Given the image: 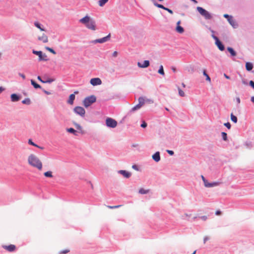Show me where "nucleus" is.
Here are the masks:
<instances>
[{"instance_id": "f257e3e1", "label": "nucleus", "mask_w": 254, "mask_h": 254, "mask_svg": "<svg viewBox=\"0 0 254 254\" xmlns=\"http://www.w3.org/2000/svg\"><path fill=\"white\" fill-rule=\"evenodd\" d=\"M28 163L31 166L41 171L43 168V164L39 157L34 154H31L28 157Z\"/></svg>"}, {"instance_id": "f03ea898", "label": "nucleus", "mask_w": 254, "mask_h": 254, "mask_svg": "<svg viewBox=\"0 0 254 254\" xmlns=\"http://www.w3.org/2000/svg\"><path fill=\"white\" fill-rule=\"evenodd\" d=\"M79 22L83 24L85 26L91 30H96V24L95 21L88 15H86L79 20Z\"/></svg>"}, {"instance_id": "7ed1b4c3", "label": "nucleus", "mask_w": 254, "mask_h": 254, "mask_svg": "<svg viewBox=\"0 0 254 254\" xmlns=\"http://www.w3.org/2000/svg\"><path fill=\"white\" fill-rule=\"evenodd\" d=\"M96 98L94 95H91L86 97L83 101V104L85 107H88L90 106L92 104L96 102Z\"/></svg>"}, {"instance_id": "20e7f679", "label": "nucleus", "mask_w": 254, "mask_h": 254, "mask_svg": "<svg viewBox=\"0 0 254 254\" xmlns=\"http://www.w3.org/2000/svg\"><path fill=\"white\" fill-rule=\"evenodd\" d=\"M196 9L198 12L206 19H211L212 18L211 14L202 7L198 6Z\"/></svg>"}, {"instance_id": "39448f33", "label": "nucleus", "mask_w": 254, "mask_h": 254, "mask_svg": "<svg viewBox=\"0 0 254 254\" xmlns=\"http://www.w3.org/2000/svg\"><path fill=\"white\" fill-rule=\"evenodd\" d=\"M106 124L108 127L114 128L117 127V122L112 118H108L106 120Z\"/></svg>"}, {"instance_id": "423d86ee", "label": "nucleus", "mask_w": 254, "mask_h": 254, "mask_svg": "<svg viewBox=\"0 0 254 254\" xmlns=\"http://www.w3.org/2000/svg\"><path fill=\"white\" fill-rule=\"evenodd\" d=\"M144 104V99L143 97H140L138 98V104L133 107L131 111L134 112L136 110L139 109Z\"/></svg>"}, {"instance_id": "0eeeda50", "label": "nucleus", "mask_w": 254, "mask_h": 254, "mask_svg": "<svg viewBox=\"0 0 254 254\" xmlns=\"http://www.w3.org/2000/svg\"><path fill=\"white\" fill-rule=\"evenodd\" d=\"M73 110L76 114L80 115L81 117H84L85 114V111L83 107L77 106L74 108Z\"/></svg>"}, {"instance_id": "6e6552de", "label": "nucleus", "mask_w": 254, "mask_h": 254, "mask_svg": "<svg viewBox=\"0 0 254 254\" xmlns=\"http://www.w3.org/2000/svg\"><path fill=\"white\" fill-rule=\"evenodd\" d=\"M33 53L38 56L39 60L40 61H47V55L46 54L43 55L41 51H33Z\"/></svg>"}, {"instance_id": "1a4fd4ad", "label": "nucleus", "mask_w": 254, "mask_h": 254, "mask_svg": "<svg viewBox=\"0 0 254 254\" xmlns=\"http://www.w3.org/2000/svg\"><path fill=\"white\" fill-rule=\"evenodd\" d=\"M212 38L215 40V44L220 51H223L224 50V47L219 41V39L216 36L212 35Z\"/></svg>"}, {"instance_id": "9d476101", "label": "nucleus", "mask_w": 254, "mask_h": 254, "mask_svg": "<svg viewBox=\"0 0 254 254\" xmlns=\"http://www.w3.org/2000/svg\"><path fill=\"white\" fill-rule=\"evenodd\" d=\"M110 36H111V34H109L108 35H107V36H106L105 37L95 40L94 41V42L95 43H103L106 42L107 41L109 40V39L110 38Z\"/></svg>"}, {"instance_id": "9b49d317", "label": "nucleus", "mask_w": 254, "mask_h": 254, "mask_svg": "<svg viewBox=\"0 0 254 254\" xmlns=\"http://www.w3.org/2000/svg\"><path fill=\"white\" fill-rule=\"evenodd\" d=\"M90 82L93 86L100 85L102 83L101 80L99 78H92Z\"/></svg>"}, {"instance_id": "f8f14e48", "label": "nucleus", "mask_w": 254, "mask_h": 254, "mask_svg": "<svg viewBox=\"0 0 254 254\" xmlns=\"http://www.w3.org/2000/svg\"><path fill=\"white\" fill-rule=\"evenodd\" d=\"M2 248L8 252H12L16 250V247L14 245H10L8 246H2Z\"/></svg>"}, {"instance_id": "ddd939ff", "label": "nucleus", "mask_w": 254, "mask_h": 254, "mask_svg": "<svg viewBox=\"0 0 254 254\" xmlns=\"http://www.w3.org/2000/svg\"><path fill=\"white\" fill-rule=\"evenodd\" d=\"M78 93V91H75L74 92V94H71L69 95V99L67 101V103L70 105H72L73 103V101L75 99V94H77Z\"/></svg>"}, {"instance_id": "4468645a", "label": "nucleus", "mask_w": 254, "mask_h": 254, "mask_svg": "<svg viewBox=\"0 0 254 254\" xmlns=\"http://www.w3.org/2000/svg\"><path fill=\"white\" fill-rule=\"evenodd\" d=\"M137 65L140 68L147 67L149 65V61L148 60H145L143 62V64H141L140 62H138Z\"/></svg>"}, {"instance_id": "2eb2a0df", "label": "nucleus", "mask_w": 254, "mask_h": 254, "mask_svg": "<svg viewBox=\"0 0 254 254\" xmlns=\"http://www.w3.org/2000/svg\"><path fill=\"white\" fill-rule=\"evenodd\" d=\"M38 39L39 40L41 41L42 42L44 43H46L48 42V38L44 34H43V35L41 36H39Z\"/></svg>"}, {"instance_id": "dca6fc26", "label": "nucleus", "mask_w": 254, "mask_h": 254, "mask_svg": "<svg viewBox=\"0 0 254 254\" xmlns=\"http://www.w3.org/2000/svg\"><path fill=\"white\" fill-rule=\"evenodd\" d=\"M119 173L122 174L126 178H128L131 176V173L125 170H120Z\"/></svg>"}, {"instance_id": "f3484780", "label": "nucleus", "mask_w": 254, "mask_h": 254, "mask_svg": "<svg viewBox=\"0 0 254 254\" xmlns=\"http://www.w3.org/2000/svg\"><path fill=\"white\" fill-rule=\"evenodd\" d=\"M152 158L155 162H159L160 160V156L159 152H156L152 155Z\"/></svg>"}, {"instance_id": "a211bd4d", "label": "nucleus", "mask_w": 254, "mask_h": 254, "mask_svg": "<svg viewBox=\"0 0 254 254\" xmlns=\"http://www.w3.org/2000/svg\"><path fill=\"white\" fill-rule=\"evenodd\" d=\"M73 124L74 125V126L78 130H79V132H80L82 134H83L84 133V131L83 130V128H82V127L79 124H77V123H76L75 122H73Z\"/></svg>"}, {"instance_id": "6ab92c4d", "label": "nucleus", "mask_w": 254, "mask_h": 254, "mask_svg": "<svg viewBox=\"0 0 254 254\" xmlns=\"http://www.w3.org/2000/svg\"><path fill=\"white\" fill-rule=\"evenodd\" d=\"M11 100L12 102H16L19 100V96L16 94H12L11 95Z\"/></svg>"}, {"instance_id": "aec40b11", "label": "nucleus", "mask_w": 254, "mask_h": 254, "mask_svg": "<svg viewBox=\"0 0 254 254\" xmlns=\"http://www.w3.org/2000/svg\"><path fill=\"white\" fill-rule=\"evenodd\" d=\"M151 1L153 3L154 5L156 7L162 8L164 10L166 9V7H164L163 5L161 4L157 3L155 0H151Z\"/></svg>"}, {"instance_id": "412c9836", "label": "nucleus", "mask_w": 254, "mask_h": 254, "mask_svg": "<svg viewBox=\"0 0 254 254\" xmlns=\"http://www.w3.org/2000/svg\"><path fill=\"white\" fill-rule=\"evenodd\" d=\"M253 68V65L251 63H246V68L247 70L250 71Z\"/></svg>"}, {"instance_id": "4be33fe9", "label": "nucleus", "mask_w": 254, "mask_h": 254, "mask_svg": "<svg viewBox=\"0 0 254 254\" xmlns=\"http://www.w3.org/2000/svg\"><path fill=\"white\" fill-rule=\"evenodd\" d=\"M176 30L179 33H183L184 31V28L180 25H177Z\"/></svg>"}, {"instance_id": "5701e85b", "label": "nucleus", "mask_w": 254, "mask_h": 254, "mask_svg": "<svg viewBox=\"0 0 254 254\" xmlns=\"http://www.w3.org/2000/svg\"><path fill=\"white\" fill-rule=\"evenodd\" d=\"M227 50L229 52V53L231 54L232 56H235L236 55V52L233 50V48L231 47H228Z\"/></svg>"}, {"instance_id": "b1692460", "label": "nucleus", "mask_w": 254, "mask_h": 254, "mask_svg": "<svg viewBox=\"0 0 254 254\" xmlns=\"http://www.w3.org/2000/svg\"><path fill=\"white\" fill-rule=\"evenodd\" d=\"M149 192V190H144L141 188L139 190V193L142 194H146Z\"/></svg>"}, {"instance_id": "393cba45", "label": "nucleus", "mask_w": 254, "mask_h": 254, "mask_svg": "<svg viewBox=\"0 0 254 254\" xmlns=\"http://www.w3.org/2000/svg\"><path fill=\"white\" fill-rule=\"evenodd\" d=\"M31 84L35 88H40L41 86L36 83L33 79L31 80Z\"/></svg>"}, {"instance_id": "a878e982", "label": "nucleus", "mask_w": 254, "mask_h": 254, "mask_svg": "<svg viewBox=\"0 0 254 254\" xmlns=\"http://www.w3.org/2000/svg\"><path fill=\"white\" fill-rule=\"evenodd\" d=\"M66 130L68 132L72 133L73 134H74L75 135H77V133H76L77 131L73 128H67Z\"/></svg>"}, {"instance_id": "bb28decb", "label": "nucleus", "mask_w": 254, "mask_h": 254, "mask_svg": "<svg viewBox=\"0 0 254 254\" xmlns=\"http://www.w3.org/2000/svg\"><path fill=\"white\" fill-rule=\"evenodd\" d=\"M46 177L52 178L53 177L52 171H47L44 174Z\"/></svg>"}, {"instance_id": "cd10ccee", "label": "nucleus", "mask_w": 254, "mask_h": 254, "mask_svg": "<svg viewBox=\"0 0 254 254\" xmlns=\"http://www.w3.org/2000/svg\"><path fill=\"white\" fill-rule=\"evenodd\" d=\"M228 21H229V23L233 27H234L235 26V21L233 19V17H231L229 19H228Z\"/></svg>"}, {"instance_id": "c85d7f7f", "label": "nucleus", "mask_w": 254, "mask_h": 254, "mask_svg": "<svg viewBox=\"0 0 254 254\" xmlns=\"http://www.w3.org/2000/svg\"><path fill=\"white\" fill-rule=\"evenodd\" d=\"M158 72L159 74H161L162 75H164L165 72H164V71L163 65H161L160 66V68H159V70L158 71Z\"/></svg>"}, {"instance_id": "c756f323", "label": "nucleus", "mask_w": 254, "mask_h": 254, "mask_svg": "<svg viewBox=\"0 0 254 254\" xmlns=\"http://www.w3.org/2000/svg\"><path fill=\"white\" fill-rule=\"evenodd\" d=\"M231 120L235 123L237 122V118L234 116L232 113L231 114Z\"/></svg>"}, {"instance_id": "7c9ffc66", "label": "nucleus", "mask_w": 254, "mask_h": 254, "mask_svg": "<svg viewBox=\"0 0 254 254\" xmlns=\"http://www.w3.org/2000/svg\"><path fill=\"white\" fill-rule=\"evenodd\" d=\"M34 25L41 31H45V30L41 27L40 24L38 22H34Z\"/></svg>"}, {"instance_id": "2f4dec72", "label": "nucleus", "mask_w": 254, "mask_h": 254, "mask_svg": "<svg viewBox=\"0 0 254 254\" xmlns=\"http://www.w3.org/2000/svg\"><path fill=\"white\" fill-rule=\"evenodd\" d=\"M108 1V0H99L98 1L99 5L100 6H103Z\"/></svg>"}, {"instance_id": "473e14b6", "label": "nucleus", "mask_w": 254, "mask_h": 254, "mask_svg": "<svg viewBox=\"0 0 254 254\" xmlns=\"http://www.w3.org/2000/svg\"><path fill=\"white\" fill-rule=\"evenodd\" d=\"M220 184V182H213V183H210V185H208V186H210V188H211V187L218 186Z\"/></svg>"}, {"instance_id": "72a5a7b5", "label": "nucleus", "mask_w": 254, "mask_h": 254, "mask_svg": "<svg viewBox=\"0 0 254 254\" xmlns=\"http://www.w3.org/2000/svg\"><path fill=\"white\" fill-rule=\"evenodd\" d=\"M203 74L206 77V80L210 82L211 80L209 76V75L207 74L205 70H203Z\"/></svg>"}, {"instance_id": "f704fd0d", "label": "nucleus", "mask_w": 254, "mask_h": 254, "mask_svg": "<svg viewBox=\"0 0 254 254\" xmlns=\"http://www.w3.org/2000/svg\"><path fill=\"white\" fill-rule=\"evenodd\" d=\"M22 103L24 104L29 105L31 103V101L29 98H26L23 100Z\"/></svg>"}, {"instance_id": "c9c22d12", "label": "nucleus", "mask_w": 254, "mask_h": 254, "mask_svg": "<svg viewBox=\"0 0 254 254\" xmlns=\"http://www.w3.org/2000/svg\"><path fill=\"white\" fill-rule=\"evenodd\" d=\"M178 89L179 95L181 97H184L185 96V92L179 87L178 88Z\"/></svg>"}, {"instance_id": "e433bc0d", "label": "nucleus", "mask_w": 254, "mask_h": 254, "mask_svg": "<svg viewBox=\"0 0 254 254\" xmlns=\"http://www.w3.org/2000/svg\"><path fill=\"white\" fill-rule=\"evenodd\" d=\"M45 49L49 51L50 52H51V53L55 55L56 54V52L52 48H50V47H45Z\"/></svg>"}, {"instance_id": "4c0bfd02", "label": "nucleus", "mask_w": 254, "mask_h": 254, "mask_svg": "<svg viewBox=\"0 0 254 254\" xmlns=\"http://www.w3.org/2000/svg\"><path fill=\"white\" fill-rule=\"evenodd\" d=\"M221 135H222V137L223 140H225V141L227 140V133L224 132H222L221 133Z\"/></svg>"}, {"instance_id": "58836bf2", "label": "nucleus", "mask_w": 254, "mask_h": 254, "mask_svg": "<svg viewBox=\"0 0 254 254\" xmlns=\"http://www.w3.org/2000/svg\"><path fill=\"white\" fill-rule=\"evenodd\" d=\"M69 252V249H66V250H63V251H60L59 252V254H65L68 253Z\"/></svg>"}, {"instance_id": "ea45409f", "label": "nucleus", "mask_w": 254, "mask_h": 254, "mask_svg": "<svg viewBox=\"0 0 254 254\" xmlns=\"http://www.w3.org/2000/svg\"><path fill=\"white\" fill-rule=\"evenodd\" d=\"M204 186L206 188H210V186H208V185H210V184L207 180H205L204 182Z\"/></svg>"}, {"instance_id": "a19ab883", "label": "nucleus", "mask_w": 254, "mask_h": 254, "mask_svg": "<svg viewBox=\"0 0 254 254\" xmlns=\"http://www.w3.org/2000/svg\"><path fill=\"white\" fill-rule=\"evenodd\" d=\"M121 205H116V206H107V207L110 209H113V208H119Z\"/></svg>"}, {"instance_id": "79ce46f5", "label": "nucleus", "mask_w": 254, "mask_h": 254, "mask_svg": "<svg viewBox=\"0 0 254 254\" xmlns=\"http://www.w3.org/2000/svg\"><path fill=\"white\" fill-rule=\"evenodd\" d=\"M54 81V79L49 78L46 81H45V83H51Z\"/></svg>"}, {"instance_id": "37998d69", "label": "nucleus", "mask_w": 254, "mask_h": 254, "mask_svg": "<svg viewBox=\"0 0 254 254\" xmlns=\"http://www.w3.org/2000/svg\"><path fill=\"white\" fill-rule=\"evenodd\" d=\"M224 126L227 127L228 129L231 128V124L229 123H226L224 124Z\"/></svg>"}, {"instance_id": "c03bdc74", "label": "nucleus", "mask_w": 254, "mask_h": 254, "mask_svg": "<svg viewBox=\"0 0 254 254\" xmlns=\"http://www.w3.org/2000/svg\"><path fill=\"white\" fill-rule=\"evenodd\" d=\"M146 126H147V124L144 121H143L142 122V124L141 125V127H146Z\"/></svg>"}, {"instance_id": "a18cd8bd", "label": "nucleus", "mask_w": 254, "mask_h": 254, "mask_svg": "<svg viewBox=\"0 0 254 254\" xmlns=\"http://www.w3.org/2000/svg\"><path fill=\"white\" fill-rule=\"evenodd\" d=\"M167 152L170 155H173L174 153V151H172V150H167Z\"/></svg>"}, {"instance_id": "49530a36", "label": "nucleus", "mask_w": 254, "mask_h": 254, "mask_svg": "<svg viewBox=\"0 0 254 254\" xmlns=\"http://www.w3.org/2000/svg\"><path fill=\"white\" fill-rule=\"evenodd\" d=\"M165 10L167 11L168 12H169L171 14H173V11L171 9H169V8H168L166 7Z\"/></svg>"}, {"instance_id": "de8ad7c7", "label": "nucleus", "mask_w": 254, "mask_h": 254, "mask_svg": "<svg viewBox=\"0 0 254 254\" xmlns=\"http://www.w3.org/2000/svg\"><path fill=\"white\" fill-rule=\"evenodd\" d=\"M118 55V53L117 51H114L113 53V56L114 57H117Z\"/></svg>"}, {"instance_id": "09e8293b", "label": "nucleus", "mask_w": 254, "mask_h": 254, "mask_svg": "<svg viewBox=\"0 0 254 254\" xmlns=\"http://www.w3.org/2000/svg\"><path fill=\"white\" fill-rule=\"evenodd\" d=\"M250 85L254 89V82L253 81H250Z\"/></svg>"}, {"instance_id": "8fccbe9b", "label": "nucleus", "mask_w": 254, "mask_h": 254, "mask_svg": "<svg viewBox=\"0 0 254 254\" xmlns=\"http://www.w3.org/2000/svg\"><path fill=\"white\" fill-rule=\"evenodd\" d=\"M19 75L20 76H21L23 79H25V76L24 74H22V73H19Z\"/></svg>"}, {"instance_id": "3c124183", "label": "nucleus", "mask_w": 254, "mask_h": 254, "mask_svg": "<svg viewBox=\"0 0 254 254\" xmlns=\"http://www.w3.org/2000/svg\"><path fill=\"white\" fill-rule=\"evenodd\" d=\"M200 218L203 221H205L207 219V217L206 216H202Z\"/></svg>"}, {"instance_id": "603ef678", "label": "nucleus", "mask_w": 254, "mask_h": 254, "mask_svg": "<svg viewBox=\"0 0 254 254\" xmlns=\"http://www.w3.org/2000/svg\"><path fill=\"white\" fill-rule=\"evenodd\" d=\"M37 79H38L39 81H40L41 82H42V83H45V81H44V80H43L42 79V78H41V76H38L37 77Z\"/></svg>"}, {"instance_id": "864d4df0", "label": "nucleus", "mask_w": 254, "mask_h": 254, "mask_svg": "<svg viewBox=\"0 0 254 254\" xmlns=\"http://www.w3.org/2000/svg\"><path fill=\"white\" fill-rule=\"evenodd\" d=\"M28 143L30 145H33L34 143L32 141V140L31 139H29L28 140Z\"/></svg>"}, {"instance_id": "5fc2aeb1", "label": "nucleus", "mask_w": 254, "mask_h": 254, "mask_svg": "<svg viewBox=\"0 0 254 254\" xmlns=\"http://www.w3.org/2000/svg\"><path fill=\"white\" fill-rule=\"evenodd\" d=\"M216 215H220L221 214V212L220 210H217L215 212Z\"/></svg>"}, {"instance_id": "6e6d98bb", "label": "nucleus", "mask_w": 254, "mask_h": 254, "mask_svg": "<svg viewBox=\"0 0 254 254\" xmlns=\"http://www.w3.org/2000/svg\"><path fill=\"white\" fill-rule=\"evenodd\" d=\"M224 17L227 18L228 19H229L230 18H231V17H232V16H229V15L228 14H225L224 15Z\"/></svg>"}, {"instance_id": "4d7b16f0", "label": "nucleus", "mask_w": 254, "mask_h": 254, "mask_svg": "<svg viewBox=\"0 0 254 254\" xmlns=\"http://www.w3.org/2000/svg\"><path fill=\"white\" fill-rule=\"evenodd\" d=\"M209 240V238L208 237H205L203 239V242L204 243H205V242Z\"/></svg>"}, {"instance_id": "13d9d810", "label": "nucleus", "mask_w": 254, "mask_h": 254, "mask_svg": "<svg viewBox=\"0 0 254 254\" xmlns=\"http://www.w3.org/2000/svg\"><path fill=\"white\" fill-rule=\"evenodd\" d=\"M132 168L136 170H138V168L136 165H134L132 166Z\"/></svg>"}, {"instance_id": "bf43d9fd", "label": "nucleus", "mask_w": 254, "mask_h": 254, "mask_svg": "<svg viewBox=\"0 0 254 254\" xmlns=\"http://www.w3.org/2000/svg\"><path fill=\"white\" fill-rule=\"evenodd\" d=\"M43 91H44V92L45 94H47V95H50V94H51V93H50V92H48V91H46V90H43Z\"/></svg>"}, {"instance_id": "052dcab7", "label": "nucleus", "mask_w": 254, "mask_h": 254, "mask_svg": "<svg viewBox=\"0 0 254 254\" xmlns=\"http://www.w3.org/2000/svg\"><path fill=\"white\" fill-rule=\"evenodd\" d=\"M224 76L227 79H230V77L229 76H228L227 75H226V74H224Z\"/></svg>"}, {"instance_id": "680f3d73", "label": "nucleus", "mask_w": 254, "mask_h": 254, "mask_svg": "<svg viewBox=\"0 0 254 254\" xmlns=\"http://www.w3.org/2000/svg\"><path fill=\"white\" fill-rule=\"evenodd\" d=\"M201 178H202L203 182H204L206 180L205 178L203 176H201Z\"/></svg>"}, {"instance_id": "e2e57ef3", "label": "nucleus", "mask_w": 254, "mask_h": 254, "mask_svg": "<svg viewBox=\"0 0 254 254\" xmlns=\"http://www.w3.org/2000/svg\"><path fill=\"white\" fill-rule=\"evenodd\" d=\"M172 70L174 71V72H175L176 71V68L174 67H172Z\"/></svg>"}, {"instance_id": "0e129e2a", "label": "nucleus", "mask_w": 254, "mask_h": 254, "mask_svg": "<svg viewBox=\"0 0 254 254\" xmlns=\"http://www.w3.org/2000/svg\"><path fill=\"white\" fill-rule=\"evenodd\" d=\"M3 90H4V89L2 87H0V93Z\"/></svg>"}, {"instance_id": "69168bd1", "label": "nucleus", "mask_w": 254, "mask_h": 254, "mask_svg": "<svg viewBox=\"0 0 254 254\" xmlns=\"http://www.w3.org/2000/svg\"><path fill=\"white\" fill-rule=\"evenodd\" d=\"M251 101L252 102H253V103H254V96L252 97L251 98Z\"/></svg>"}, {"instance_id": "338daca9", "label": "nucleus", "mask_w": 254, "mask_h": 254, "mask_svg": "<svg viewBox=\"0 0 254 254\" xmlns=\"http://www.w3.org/2000/svg\"><path fill=\"white\" fill-rule=\"evenodd\" d=\"M180 23H181V20L178 21L177 23V25H180Z\"/></svg>"}, {"instance_id": "774afa93", "label": "nucleus", "mask_w": 254, "mask_h": 254, "mask_svg": "<svg viewBox=\"0 0 254 254\" xmlns=\"http://www.w3.org/2000/svg\"><path fill=\"white\" fill-rule=\"evenodd\" d=\"M182 86L184 87V88H185L186 87V85L184 83H182Z\"/></svg>"}]
</instances>
